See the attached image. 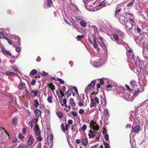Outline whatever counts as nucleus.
I'll use <instances>...</instances> for the list:
<instances>
[{
	"instance_id": "obj_11",
	"label": "nucleus",
	"mask_w": 148,
	"mask_h": 148,
	"mask_svg": "<svg viewBox=\"0 0 148 148\" xmlns=\"http://www.w3.org/2000/svg\"><path fill=\"white\" fill-rule=\"evenodd\" d=\"M38 121V119H32L29 123V124L30 125L31 127L32 128L34 125L36 124Z\"/></svg>"
},
{
	"instance_id": "obj_28",
	"label": "nucleus",
	"mask_w": 148,
	"mask_h": 148,
	"mask_svg": "<svg viewBox=\"0 0 148 148\" xmlns=\"http://www.w3.org/2000/svg\"><path fill=\"white\" fill-rule=\"evenodd\" d=\"M92 127L93 130L96 131H98L99 129V126L98 124H96V125L95 124V125Z\"/></svg>"
},
{
	"instance_id": "obj_3",
	"label": "nucleus",
	"mask_w": 148,
	"mask_h": 148,
	"mask_svg": "<svg viewBox=\"0 0 148 148\" xmlns=\"http://www.w3.org/2000/svg\"><path fill=\"white\" fill-rule=\"evenodd\" d=\"M99 101L98 98L95 97L94 99H91V102L90 104V107L92 108L93 107H96Z\"/></svg>"
},
{
	"instance_id": "obj_7",
	"label": "nucleus",
	"mask_w": 148,
	"mask_h": 148,
	"mask_svg": "<svg viewBox=\"0 0 148 148\" xmlns=\"http://www.w3.org/2000/svg\"><path fill=\"white\" fill-rule=\"evenodd\" d=\"M140 130V126L139 125H136L134 127H132V133H138Z\"/></svg>"
},
{
	"instance_id": "obj_55",
	"label": "nucleus",
	"mask_w": 148,
	"mask_h": 148,
	"mask_svg": "<svg viewBox=\"0 0 148 148\" xmlns=\"http://www.w3.org/2000/svg\"><path fill=\"white\" fill-rule=\"evenodd\" d=\"M104 145H105L106 148H110V146L108 143H105Z\"/></svg>"
},
{
	"instance_id": "obj_42",
	"label": "nucleus",
	"mask_w": 148,
	"mask_h": 148,
	"mask_svg": "<svg viewBox=\"0 0 148 148\" xmlns=\"http://www.w3.org/2000/svg\"><path fill=\"white\" fill-rule=\"evenodd\" d=\"M84 110L83 109H80L79 111V113L80 114H82L84 113Z\"/></svg>"
},
{
	"instance_id": "obj_44",
	"label": "nucleus",
	"mask_w": 148,
	"mask_h": 148,
	"mask_svg": "<svg viewBox=\"0 0 148 148\" xmlns=\"http://www.w3.org/2000/svg\"><path fill=\"white\" fill-rule=\"evenodd\" d=\"M61 127L62 128L63 130V131L64 132H65V128L64 126V125L63 123L61 124Z\"/></svg>"
},
{
	"instance_id": "obj_34",
	"label": "nucleus",
	"mask_w": 148,
	"mask_h": 148,
	"mask_svg": "<svg viewBox=\"0 0 148 148\" xmlns=\"http://www.w3.org/2000/svg\"><path fill=\"white\" fill-rule=\"evenodd\" d=\"M52 4V2L51 0H47V5L48 6H51Z\"/></svg>"
},
{
	"instance_id": "obj_53",
	"label": "nucleus",
	"mask_w": 148,
	"mask_h": 148,
	"mask_svg": "<svg viewBox=\"0 0 148 148\" xmlns=\"http://www.w3.org/2000/svg\"><path fill=\"white\" fill-rule=\"evenodd\" d=\"M105 139L107 141L108 139V134H105L104 135Z\"/></svg>"
},
{
	"instance_id": "obj_33",
	"label": "nucleus",
	"mask_w": 148,
	"mask_h": 148,
	"mask_svg": "<svg viewBox=\"0 0 148 148\" xmlns=\"http://www.w3.org/2000/svg\"><path fill=\"white\" fill-rule=\"evenodd\" d=\"M38 136L36 138L37 140L38 141H39L40 142L42 140L43 138L42 137L40 136Z\"/></svg>"
},
{
	"instance_id": "obj_27",
	"label": "nucleus",
	"mask_w": 148,
	"mask_h": 148,
	"mask_svg": "<svg viewBox=\"0 0 148 148\" xmlns=\"http://www.w3.org/2000/svg\"><path fill=\"white\" fill-rule=\"evenodd\" d=\"M49 86L50 88L52 90V91H53L55 89V88L54 85L52 83H50L49 84Z\"/></svg>"
},
{
	"instance_id": "obj_38",
	"label": "nucleus",
	"mask_w": 148,
	"mask_h": 148,
	"mask_svg": "<svg viewBox=\"0 0 148 148\" xmlns=\"http://www.w3.org/2000/svg\"><path fill=\"white\" fill-rule=\"evenodd\" d=\"M84 37V35H82L81 36L78 35L77 36V40L78 41L80 40L82 38Z\"/></svg>"
},
{
	"instance_id": "obj_63",
	"label": "nucleus",
	"mask_w": 148,
	"mask_h": 148,
	"mask_svg": "<svg viewBox=\"0 0 148 148\" xmlns=\"http://www.w3.org/2000/svg\"><path fill=\"white\" fill-rule=\"evenodd\" d=\"M88 40L89 42L91 44L92 43V41L91 39L90 38H88Z\"/></svg>"
},
{
	"instance_id": "obj_22",
	"label": "nucleus",
	"mask_w": 148,
	"mask_h": 148,
	"mask_svg": "<svg viewBox=\"0 0 148 148\" xmlns=\"http://www.w3.org/2000/svg\"><path fill=\"white\" fill-rule=\"evenodd\" d=\"M125 87L126 89L129 91L131 92L132 91L134 90L133 89H132V88H131L129 85L127 84H125Z\"/></svg>"
},
{
	"instance_id": "obj_54",
	"label": "nucleus",
	"mask_w": 148,
	"mask_h": 148,
	"mask_svg": "<svg viewBox=\"0 0 148 148\" xmlns=\"http://www.w3.org/2000/svg\"><path fill=\"white\" fill-rule=\"evenodd\" d=\"M137 31L138 33H139L140 34L141 32V30L138 27H137L136 28Z\"/></svg>"
},
{
	"instance_id": "obj_59",
	"label": "nucleus",
	"mask_w": 148,
	"mask_h": 148,
	"mask_svg": "<svg viewBox=\"0 0 148 148\" xmlns=\"http://www.w3.org/2000/svg\"><path fill=\"white\" fill-rule=\"evenodd\" d=\"M69 127V125L68 124H66L65 127V131L66 130H68V129Z\"/></svg>"
},
{
	"instance_id": "obj_16",
	"label": "nucleus",
	"mask_w": 148,
	"mask_h": 148,
	"mask_svg": "<svg viewBox=\"0 0 148 148\" xmlns=\"http://www.w3.org/2000/svg\"><path fill=\"white\" fill-rule=\"evenodd\" d=\"M1 49L3 52L4 53L6 54L7 55H9L10 56H11V53L10 52H9L8 51L6 50V49H5L4 47L1 48Z\"/></svg>"
},
{
	"instance_id": "obj_20",
	"label": "nucleus",
	"mask_w": 148,
	"mask_h": 148,
	"mask_svg": "<svg viewBox=\"0 0 148 148\" xmlns=\"http://www.w3.org/2000/svg\"><path fill=\"white\" fill-rule=\"evenodd\" d=\"M5 75L7 76H12L15 75V74L12 72L7 71L5 72Z\"/></svg>"
},
{
	"instance_id": "obj_1",
	"label": "nucleus",
	"mask_w": 148,
	"mask_h": 148,
	"mask_svg": "<svg viewBox=\"0 0 148 148\" xmlns=\"http://www.w3.org/2000/svg\"><path fill=\"white\" fill-rule=\"evenodd\" d=\"M99 82L96 84V88L95 89V86L97 79L92 80L90 84L86 88L85 91L86 92H103V89L102 88V86L104 84V82L103 79H99Z\"/></svg>"
},
{
	"instance_id": "obj_56",
	"label": "nucleus",
	"mask_w": 148,
	"mask_h": 148,
	"mask_svg": "<svg viewBox=\"0 0 148 148\" xmlns=\"http://www.w3.org/2000/svg\"><path fill=\"white\" fill-rule=\"evenodd\" d=\"M36 81L34 79H33L32 80L31 82V84L32 85H34L36 83Z\"/></svg>"
},
{
	"instance_id": "obj_23",
	"label": "nucleus",
	"mask_w": 148,
	"mask_h": 148,
	"mask_svg": "<svg viewBox=\"0 0 148 148\" xmlns=\"http://www.w3.org/2000/svg\"><path fill=\"white\" fill-rule=\"evenodd\" d=\"M107 3V1L106 0H105L101 3L99 5L102 6V7H106V5L105 4Z\"/></svg>"
},
{
	"instance_id": "obj_48",
	"label": "nucleus",
	"mask_w": 148,
	"mask_h": 148,
	"mask_svg": "<svg viewBox=\"0 0 148 148\" xmlns=\"http://www.w3.org/2000/svg\"><path fill=\"white\" fill-rule=\"evenodd\" d=\"M18 138L21 139H23L24 138V136L21 134H19L18 136Z\"/></svg>"
},
{
	"instance_id": "obj_41",
	"label": "nucleus",
	"mask_w": 148,
	"mask_h": 148,
	"mask_svg": "<svg viewBox=\"0 0 148 148\" xmlns=\"http://www.w3.org/2000/svg\"><path fill=\"white\" fill-rule=\"evenodd\" d=\"M71 113L74 117H76L77 116V112H76L72 111L71 112Z\"/></svg>"
},
{
	"instance_id": "obj_26",
	"label": "nucleus",
	"mask_w": 148,
	"mask_h": 148,
	"mask_svg": "<svg viewBox=\"0 0 148 148\" xmlns=\"http://www.w3.org/2000/svg\"><path fill=\"white\" fill-rule=\"evenodd\" d=\"M56 114L58 116V117L60 118H62L63 116V115L62 113L61 112H56Z\"/></svg>"
},
{
	"instance_id": "obj_37",
	"label": "nucleus",
	"mask_w": 148,
	"mask_h": 148,
	"mask_svg": "<svg viewBox=\"0 0 148 148\" xmlns=\"http://www.w3.org/2000/svg\"><path fill=\"white\" fill-rule=\"evenodd\" d=\"M57 81H59L60 83L62 84H63L64 83V81L62 79L60 78H57Z\"/></svg>"
},
{
	"instance_id": "obj_17",
	"label": "nucleus",
	"mask_w": 148,
	"mask_h": 148,
	"mask_svg": "<svg viewBox=\"0 0 148 148\" xmlns=\"http://www.w3.org/2000/svg\"><path fill=\"white\" fill-rule=\"evenodd\" d=\"M17 119L16 117L14 118L12 120V123L13 125H16L17 124Z\"/></svg>"
},
{
	"instance_id": "obj_61",
	"label": "nucleus",
	"mask_w": 148,
	"mask_h": 148,
	"mask_svg": "<svg viewBox=\"0 0 148 148\" xmlns=\"http://www.w3.org/2000/svg\"><path fill=\"white\" fill-rule=\"evenodd\" d=\"M81 142V140L80 139H77L76 140V142L77 143L79 144Z\"/></svg>"
},
{
	"instance_id": "obj_40",
	"label": "nucleus",
	"mask_w": 148,
	"mask_h": 148,
	"mask_svg": "<svg viewBox=\"0 0 148 148\" xmlns=\"http://www.w3.org/2000/svg\"><path fill=\"white\" fill-rule=\"evenodd\" d=\"M87 126L86 125L84 124L83 125L82 127V130L83 131H85L86 129Z\"/></svg>"
},
{
	"instance_id": "obj_4",
	"label": "nucleus",
	"mask_w": 148,
	"mask_h": 148,
	"mask_svg": "<svg viewBox=\"0 0 148 148\" xmlns=\"http://www.w3.org/2000/svg\"><path fill=\"white\" fill-rule=\"evenodd\" d=\"M120 96L122 97V95H123V98L126 100L129 101L131 98V96L130 94L129 93H118Z\"/></svg>"
},
{
	"instance_id": "obj_19",
	"label": "nucleus",
	"mask_w": 148,
	"mask_h": 148,
	"mask_svg": "<svg viewBox=\"0 0 148 148\" xmlns=\"http://www.w3.org/2000/svg\"><path fill=\"white\" fill-rule=\"evenodd\" d=\"M79 24L82 26L83 27L87 26V23L84 20H82V21H81L79 23Z\"/></svg>"
},
{
	"instance_id": "obj_49",
	"label": "nucleus",
	"mask_w": 148,
	"mask_h": 148,
	"mask_svg": "<svg viewBox=\"0 0 148 148\" xmlns=\"http://www.w3.org/2000/svg\"><path fill=\"white\" fill-rule=\"evenodd\" d=\"M0 38H5L6 37H5L3 33L2 32L0 33Z\"/></svg>"
},
{
	"instance_id": "obj_21",
	"label": "nucleus",
	"mask_w": 148,
	"mask_h": 148,
	"mask_svg": "<svg viewBox=\"0 0 148 148\" xmlns=\"http://www.w3.org/2000/svg\"><path fill=\"white\" fill-rule=\"evenodd\" d=\"M144 88L142 86H140V88L138 89L135 92H142L144 91Z\"/></svg>"
},
{
	"instance_id": "obj_35",
	"label": "nucleus",
	"mask_w": 148,
	"mask_h": 148,
	"mask_svg": "<svg viewBox=\"0 0 148 148\" xmlns=\"http://www.w3.org/2000/svg\"><path fill=\"white\" fill-rule=\"evenodd\" d=\"M96 123V121H94L93 120H92L90 123V125H91L92 127H93L95 125V124Z\"/></svg>"
},
{
	"instance_id": "obj_12",
	"label": "nucleus",
	"mask_w": 148,
	"mask_h": 148,
	"mask_svg": "<svg viewBox=\"0 0 148 148\" xmlns=\"http://www.w3.org/2000/svg\"><path fill=\"white\" fill-rule=\"evenodd\" d=\"M35 115L36 117H39L41 115L40 111L38 109H37L34 111Z\"/></svg>"
},
{
	"instance_id": "obj_39",
	"label": "nucleus",
	"mask_w": 148,
	"mask_h": 148,
	"mask_svg": "<svg viewBox=\"0 0 148 148\" xmlns=\"http://www.w3.org/2000/svg\"><path fill=\"white\" fill-rule=\"evenodd\" d=\"M73 92L72 86L70 87L69 88L68 90L66 92Z\"/></svg>"
},
{
	"instance_id": "obj_50",
	"label": "nucleus",
	"mask_w": 148,
	"mask_h": 148,
	"mask_svg": "<svg viewBox=\"0 0 148 148\" xmlns=\"http://www.w3.org/2000/svg\"><path fill=\"white\" fill-rule=\"evenodd\" d=\"M73 90H74L75 92H78V91L77 88L75 86H72Z\"/></svg>"
},
{
	"instance_id": "obj_60",
	"label": "nucleus",
	"mask_w": 148,
	"mask_h": 148,
	"mask_svg": "<svg viewBox=\"0 0 148 148\" xmlns=\"http://www.w3.org/2000/svg\"><path fill=\"white\" fill-rule=\"evenodd\" d=\"M73 123V121L72 120L69 119L68 121V123L69 124H71Z\"/></svg>"
},
{
	"instance_id": "obj_24",
	"label": "nucleus",
	"mask_w": 148,
	"mask_h": 148,
	"mask_svg": "<svg viewBox=\"0 0 148 148\" xmlns=\"http://www.w3.org/2000/svg\"><path fill=\"white\" fill-rule=\"evenodd\" d=\"M114 40L116 41H118L119 40V36L117 34H112Z\"/></svg>"
},
{
	"instance_id": "obj_25",
	"label": "nucleus",
	"mask_w": 148,
	"mask_h": 148,
	"mask_svg": "<svg viewBox=\"0 0 148 148\" xmlns=\"http://www.w3.org/2000/svg\"><path fill=\"white\" fill-rule=\"evenodd\" d=\"M99 39L101 40V43L103 44V45L105 46L106 47V45L104 42V41L105 40L103 38V37L102 36H99Z\"/></svg>"
},
{
	"instance_id": "obj_6",
	"label": "nucleus",
	"mask_w": 148,
	"mask_h": 148,
	"mask_svg": "<svg viewBox=\"0 0 148 148\" xmlns=\"http://www.w3.org/2000/svg\"><path fill=\"white\" fill-rule=\"evenodd\" d=\"M36 134L37 136L40 135L41 132L38 125H36L34 128Z\"/></svg>"
},
{
	"instance_id": "obj_62",
	"label": "nucleus",
	"mask_w": 148,
	"mask_h": 148,
	"mask_svg": "<svg viewBox=\"0 0 148 148\" xmlns=\"http://www.w3.org/2000/svg\"><path fill=\"white\" fill-rule=\"evenodd\" d=\"M75 18V19L77 21H78V20H81V19L78 16H76Z\"/></svg>"
},
{
	"instance_id": "obj_29",
	"label": "nucleus",
	"mask_w": 148,
	"mask_h": 148,
	"mask_svg": "<svg viewBox=\"0 0 148 148\" xmlns=\"http://www.w3.org/2000/svg\"><path fill=\"white\" fill-rule=\"evenodd\" d=\"M37 73V71L34 69L32 70L30 72L29 75H34Z\"/></svg>"
},
{
	"instance_id": "obj_9",
	"label": "nucleus",
	"mask_w": 148,
	"mask_h": 148,
	"mask_svg": "<svg viewBox=\"0 0 148 148\" xmlns=\"http://www.w3.org/2000/svg\"><path fill=\"white\" fill-rule=\"evenodd\" d=\"M97 132H95L94 131H92V130H90L89 131V133L88 134L89 138H94L95 135L97 134Z\"/></svg>"
},
{
	"instance_id": "obj_32",
	"label": "nucleus",
	"mask_w": 148,
	"mask_h": 148,
	"mask_svg": "<svg viewBox=\"0 0 148 148\" xmlns=\"http://www.w3.org/2000/svg\"><path fill=\"white\" fill-rule=\"evenodd\" d=\"M93 40L94 42V47L95 48H97V47H98V45L97 43H96V41L94 39V38H93Z\"/></svg>"
},
{
	"instance_id": "obj_47",
	"label": "nucleus",
	"mask_w": 148,
	"mask_h": 148,
	"mask_svg": "<svg viewBox=\"0 0 148 148\" xmlns=\"http://www.w3.org/2000/svg\"><path fill=\"white\" fill-rule=\"evenodd\" d=\"M36 148H42L41 143L40 142H39Z\"/></svg>"
},
{
	"instance_id": "obj_31",
	"label": "nucleus",
	"mask_w": 148,
	"mask_h": 148,
	"mask_svg": "<svg viewBox=\"0 0 148 148\" xmlns=\"http://www.w3.org/2000/svg\"><path fill=\"white\" fill-rule=\"evenodd\" d=\"M121 9L120 8L119 9L116 10L115 12V17H117V14L119 13L121 10Z\"/></svg>"
},
{
	"instance_id": "obj_46",
	"label": "nucleus",
	"mask_w": 148,
	"mask_h": 148,
	"mask_svg": "<svg viewBox=\"0 0 148 148\" xmlns=\"http://www.w3.org/2000/svg\"><path fill=\"white\" fill-rule=\"evenodd\" d=\"M134 1H131V2L129 3L127 5V7H130L132 6L134 4Z\"/></svg>"
},
{
	"instance_id": "obj_45",
	"label": "nucleus",
	"mask_w": 148,
	"mask_h": 148,
	"mask_svg": "<svg viewBox=\"0 0 148 148\" xmlns=\"http://www.w3.org/2000/svg\"><path fill=\"white\" fill-rule=\"evenodd\" d=\"M47 74L48 73H46L44 71H43L41 75L42 76H45L47 75Z\"/></svg>"
},
{
	"instance_id": "obj_30",
	"label": "nucleus",
	"mask_w": 148,
	"mask_h": 148,
	"mask_svg": "<svg viewBox=\"0 0 148 148\" xmlns=\"http://www.w3.org/2000/svg\"><path fill=\"white\" fill-rule=\"evenodd\" d=\"M34 106L36 108H37L39 106V103L37 100L35 99L34 101Z\"/></svg>"
},
{
	"instance_id": "obj_51",
	"label": "nucleus",
	"mask_w": 148,
	"mask_h": 148,
	"mask_svg": "<svg viewBox=\"0 0 148 148\" xmlns=\"http://www.w3.org/2000/svg\"><path fill=\"white\" fill-rule=\"evenodd\" d=\"M104 113L105 115H108V112L107 109H106L104 111Z\"/></svg>"
},
{
	"instance_id": "obj_57",
	"label": "nucleus",
	"mask_w": 148,
	"mask_h": 148,
	"mask_svg": "<svg viewBox=\"0 0 148 148\" xmlns=\"http://www.w3.org/2000/svg\"><path fill=\"white\" fill-rule=\"evenodd\" d=\"M22 132L23 134H25L26 133V129L25 128H23L22 129Z\"/></svg>"
},
{
	"instance_id": "obj_13",
	"label": "nucleus",
	"mask_w": 148,
	"mask_h": 148,
	"mask_svg": "<svg viewBox=\"0 0 148 148\" xmlns=\"http://www.w3.org/2000/svg\"><path fill=\"white\" fill-rule=\"evenodd\" d=\"M53 97L51 94H50L48 95L47 100L49 103H52L53 102Z\"/></svg>"
},
{
	"instance_id": "obj_5",
	"label": "nucleus",
	"mask_w": 148,
	"mask_h": 148,
	"mask_svg": "<svg viewBox=\"0 0 148 148\" xmlns=\"http://www.w3.org/2000/svg\"><path fill=\"white\" fill-rule=\"evenodd\" d=\"M125 27L128 30H130L132 29V24L130 21L128 20H126Z\"/></svg>"
},
{
	"instance_id": "obj_52",
	"label": "nucleus",
	"mask_w": 148,
	"mask_h": 148,
	"mask_svg": "<svg viewBox=\"0 0 148 148\" xmlns=\"http://www.w3.org/2000/svg\"><path fill=\"white\" fill-rule=\"evenodd\" d=\"M16 51L17 52H20L21 51V49L19 47H16Z\"/></svg>"
},
{
	"instance_id": "obj_18",
	"label": "nucleus",
	"mask_w": 148,
	"mask_h": 148,
	"mask_svg": "<svg viewBox=\"0 0 148 148\" xmlns=\"http://www.w3.org/2000/svg\"><path fill=\"white\" fill-rule=\"evenodd\" d=\"M70 103L72 105L73 107H74L76 106V104L74 101L73 99L71 98L70 99Z\"/></svg>"
},
{
	"instance_id": "obj_2",
	"label": "nucleus",
	"mask_w": 148,
	"mask_h": 148,
	"mask_svg": "<svg viewBox=\"0 0 148 148\" xmlns=\"http://www.w3.org/2000/svg\"><path fill=\"white\" fill-rule=\"evenodd\" d=\"M102 89H103V91H104V89L106 90V91H110L111 92H114V90L116 89V88L115 86H112V85L109 84L107 85L106 86L102 87ZM103 92H104V91Z\"/></svg>"
},
{
	"instance_id": "obj_15",
	"label": "nucleus",
	"mask_w": 148,
	"mask_h": 148,
	"mask_svg": "<svg viewBox=\"0 0 148 148\" xmlns=\"http://www.w3.org/2000/svg\"><path fill=\"white\" fill-rule=\"evenodd\" d=\"M82 143L84 146H86L88 143V140L87 138H84L82 139Z\"/></svg>"
},
{
	"instance_id": "obj_14",
	"label": "nucleus",
	"mask_w": 148,
	"mask_h": 148,
	"mask_svg": "<svg viewBox=\"0 0 148 148\" xmlns=\"http://www.w3.org/2000/svg\"><path fill=\"white\" fill-rule=\"evenodd\" d=\"M25 88V84L23 82H21L18 88L20 89Z\"/></svg>"
},
{
	"instance_id": "obj_36",
	"label": "nucleus",
	"mask_w": 148,
	"mask_h": 148,
	"mask_svg": "<svg viewBox=\"0 0 148 148\" xmlns=\"http://www.w3.org/2000/svg\"><path fill=\"white\" fill-rule=\"evenodd\" d=\"M53 136L52 135H50L49 136V137H48V140L47 141H48L49 140H50V142H52L53 140Z\"/></svg>"
},
{
	"instance_id": "obj_8",
	"label": "nucleus",
	"mask_w": 148,
	"mask_h": 148,
	"mask_svg": "<svg viewBox=\"0 0 148 148\" xmlns=\"http://www.w3.org/2000/svg\"><path fill=\"white\" fill-rule=\"evenodd\" d=\"M34 138L32 135H31L27 141V145L30 146L32 145L34 143Z\"/></svg>"
},
{
	"instance_id": "obj_43",
	"label": "nucleus",
	"mask_w": 148,
	"mask_h": 148,
	"mask_svg": "<svg viewBox=\"0 0 148 148\" xmlns=\"http://www.w3.org/2000/svg\"><path fill=\"white\" fill-rule=\"evenodd\" d=\"M5 39L7 40L8 43L10 45H12V42L11 40L8 39L7 38H5Z\"/></svg>"
},
{
	"instance_id": "obj_10",
	"label": "nucleus",
	"mask_w": 148,
	"mask_h": 148,
	"mask_svg": "<svg viewBox=\"0 0 148 148\" xmlns=\"http://www.w3.org/2000/svg\"><path fill=\"white\" fill-rule=\"evenodd\" d=\"M130 84L132 89L134 90L136 86H137L136 81L134 80H132L130 82Z\"/></svg>"
},
{
	"instance_id": "obj_64",
	"label": "nucleus",
	"mask_w": 148,
	"mask_h": 148,
	"mask_svg": "<svg viewBox=\"0 0 148 148\" xmlns=\"http://www.w3.org/2000/svg\"><path fill=\"white\" fill-rule=\"evenodd\" d=\"M18 148H24V147L23 145H20L18 146Z\"/></svg>"
},
{
	"instance_id": "obj_58",
	"label": "nucleus",
	"mask_w": 148,
	"mask_h": 148,
	"mask_svg": "<svg viewBox=\"0 0 148 148\" xmlns=\"http://www.w3.org/2000/svg\"><path fill=\"white\" fill-rule=\"evenodd\" d=\"M63 103L64 104V105H66V102H67V100H66V98L64 99H63Z\"/></svg>"
}]
</instances>
